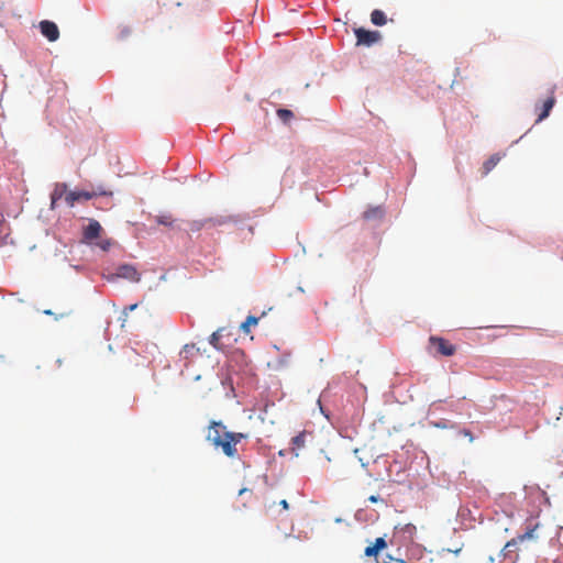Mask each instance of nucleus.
<instances>
[{
	"label": "nucleus",
	"instance_id": "1",
	"mask_svg": "<svg viewBox=\"0 0 563 563\" xmlns=\"http://www.w3.org/2000/svg\"><path fill=\"white\" fill-rule=\"evenodd\" d=\"M246 438L245 433L228 431L223 422L216 420L210 421L206 433V440L213 448L221 449L223 454L230 459L239 457L236 445Z\"/></svg>",
	"mask_w": 563,
	"mask_h": 563
},
{
	"label": "nucleus",
	"instance_id": "2",
	"mask_svg": "<svg viewBox=\"0 0 563 563\" xmlns=\"http://www.w3.org/2000/svg\"><path fill=\"white\" fill-rule=\"evenodd\" d=\"M417 528L412 523H398L395 526L393 536L389 540L391 545L397 547L399 551L401 548H408L415 543Z\"/></svg>",
	"mask_w": 563,
	"mask_h": 563
},
{
	"label": "nucleus",
	"instance_id": "3",
	"mask_svg": "<svg viewBox=\"0 0 563 563\" xmlns=\"http://www.w3.org/2000/svg\"><path fill=\"white\" fill-rule=\"evenodd\" d=\"M388 543L385 538H376L373 543L367 545L364 550V555L367 558H375L376 563H391L394 558L390 554H386L382 560L379 559V552L387 548Z\"/></svg>",
	"mask_w": 563,
	"mask_h": 563
},
{
	"label": "nucleus",
	"instance_id": "4",
	"mask_svg": "<svg viewBox=\"0 0 563 563\" xmlns=\"http://www.w3.org/2000/svg\"><path fill=\"white\" fill-rule=\"evenodd\" d=\"M429 345L431 349L435 351L437 354L443 355V356H452L456 352L455 345L450 343L448 340L440 338V336H430L429 338Z\"/></svg>",
	"mask_w": 563,
	"mask_h": 563
},
{
	"label": "nucleus",
	"instance_id": "5",
	"mask_svg": "<svg viewBox=\"0 0 563 563\" xmlns=\"http://www.w3.org/2000/svg\"><path fill=\"white\" fill-rule=\"evenodd\" d=\"M538 528H539L538 522H533L532 520L528 521L527 527H526V532L522 534H519L517 538H514L510 541H508L503 551H510V549L512 547H516L519 542L537 539L538 536L536 534V531L538 530Z\"/></svg>",
	"mask_w": 563,
	"mask_h": 563
},
{
	"label": "nucleus",
	"instance_id": "6",
	"mask_svg": "<svg viewBox=\"0 0 563 563\" xmlns=\"http://www.w3.org/2000/svg\"><path fill=\"white\" fill-rule=\"evenodd\" d=\"M356 45L371 46L377 43L382 35L378 31H368L363 27L355 29Z\"/></svg>",
	"mask_w": 563,
	"mask_h": 563
},
{
	"label": "nucleus",
	"instance_id": "7",
	"mask_svg": "<svg viewBox=\"0 0 563 563\" xmlns=\"http://www.w3.org/2000/svg\"><path fill=\"white\" fill-rule=\"evenodd\" d=\"M554 89V87L551 89L550 96L544 101H542L541 104H536V112H538V118L536 120L537 123L547 119L553 109L556 102Z\"/></svg>",
	"mask_w": 563,
	"mask_h": 563
},
{
	"label": "nucleus",
	"instance_id": "8",
	"mask_svg": "<svg viewBox=\"0 0 563 563\" xmlns=\"http://www.w3.org/2000/svg\"><path fill=\"white\" fill-rule=\"evenodd\" d=\"M41 33L49 41L55 42L59 37V30L57 25L48 20L40 22Z\"/></svg>",
	"mask_w": 563,
	"mask_h": 563
},
{
	"label": "nucleus",
	"instance_id": "9",
	"mask_svg": "<svg viewBox=\"0 0 563 563\" xmlns=\"http://www.w3.org/2000/svg\"><path fill=\"white\" fill-rule=\"evenodd\" d=\"M102 231L101 224L97 220H90L89 224L84 228L82 240L85 242H91L100 236Z\"/></svg>",
	"mask_w": 563,
	"mask_h": 563
},
{
	"label": "nucleus",
	"instance_id": "10",
	"mask_svg": "<svg viewBox=\"0 0 563 563\" xmlns=\"http://www.w3.org/2000/svg\"><path fill=\"white\" fill-rule=\"evenodd\" d=\"M118 277L129 279L133 283H139L141 279V275L137 269L133 265L124 264L118 267L117 274Z\"/></svg>",
	"mask_w": 563,
	"mask_h": 563
},
{
	"label": "nucleus",
	"instance_id": "11",
	"mask_svg": "<svg viewBox=\"0 0 563 563\" xmlns=\"http://www.w3.org/2000/svg\"><path fill=\"white\" fill-rule=\"evenodd\" d=\"M95 195L88 191H69L66 195L65 201L69 207H73L77 201L90 200Z\"/></svg>",
	"mask_w": 563,
	"mask_h": 563
},
{
	"label": "nucleus",
	"instance_id": "12",
	"mask_svg": "<svg viewBox=\"0 0 563 563\" xmlns=\"http://www.w3.org/2000/svg\"><path fill=\"white\" fill-rule=\"evenodd\" d=\"M69 191L67 190V185L62 183V184H56L52 195H51V199H52V208H54L55 203L57 200L62 199L63 197L66 198V195L68 194Z\"/></svg>",
	"mask_w": 563,
	"mask_h": 563
},
{
	"label": "nucleus",
	"instance_id": "13",
	"mask_svg": "<svg viewBox=\"0 0 563 563\" xmlns=\"http://www.w3.org/2000/svg\"><path fill=\"white\" fill-rule=\"evenodd\" d=\"M501 157L499 154L492 155L487 161L483 164V175H487L495 166L500 162Z\"/></svg>",
	"mask_w": 563,
	"mask_h": 563
},
{
	"label": "nucleus",
	"instance_id": "14",
	"mask_svg": "<svg viewBox=\"0 0 563 563\" xmlns=\"http://www.w3.org/2000/svg\"><path fill=\"white\" fill-rule=\"evenodd\" d=\"M154 219L157 224L168 228H173L176 221L170 213L158 214Z\"/></svg>",
	"mask_w": 563,
	"mask_h": 563
},
{
	"label": "nucleus",
	"instance_id": "15",
	"mask_svg": "<svg viewBox=\"0 0 563 563\" xmlns=\"http://www.w3.org/2000/svg\"><path fill=\"white\" fill-rule=\"evenodd\" d=\"M371 21L373 24L382 26L386 23L387 19L383 11L376 9L371 13Z\"/></svg>",
	"mask_w": 563,
	"mask_h": 563
},
{
	"label": "nucleus",
	"instance_id": "16",
	"mask_svg": "<svg viewBox=\"0 0 563 563\" xmlns=\"http://www.w3.org/2000/svg\"><path fill=\"white\" fill-rule=\"evenodd\" d=\"M258 318L254 316H249L245 321L241 324V330L244 333H250L251 328L255 327L258 323Z\"/></svg>",
	"mask_w": 563,
	"mask_h": 563
},
{
	"label": "nucleus",
	"instance_id": "17",
	"mask_svg": "<svg viewBox=\"0 0 563 563\" xmlns=\"http://www.w3.org/2000/svg\"><path fill=\"white\" fill-rule=\"evenodd\" d=\"M305 442H306V432H300L299 434H297L296 437H294L291 439V443L294 445V450L296 449H301L305 446Z\"/></svg>",
	"mask_w": 563,
	"mask_h": 563
},
{
	"label": "nucleus",
	"instance_id": "18",
	"mask_svg": "<svg viewBox=\"0 0 563 563\" xmlns=\"http://www.w3.org/2000/svg\"><path fill=\"white\" fill-rule=\"evenodd\" d=\"M43 313L46 314V316H53L55 318V320H60V319H64L66 317H69L71 314V311L70 310H66V311H62L59 313H55L52 310L46 309V310L43 311Z\"/></svg>",
	"mask_w": 563,
	"mask_h": 563
},
{
	"label": "nucleus",
	"instance_id": "19",
	"mask_svg": "<svg viewBox=\"0 0 563 563\" xmlns=\"http://www.w3.org/2000/svg\"><path fill=\"white\" fill-rule=\"evenodd\" d=\"M277 115L283 122H288L290 119H292L294 113L288 109H278Z\"/></svg>",
	"mask_w": 563,
	"mask_h": 563
},
{
	"label": "nucleus",
	"instance_id": "20",
	"mask_svg": "<svg viewBox=\"0 0 563 563\" xmlns=\"http://www.w3.org/2000/svg\"><path fill=\"white\" fill-rule=\"evenodd\" d=\"M375 217H378V218L383 217V210L380 208H374V209H371V210H367L364 212L365 219H372Z\"/></svg>",
	"mask_w": 563,
	"mask_h": 563
},
{
	"label": "nucleus",
	"instance_id": "21",
	"mask_svg": "<svg viewBox=\"0 0 563 563\" xmlns=\"http://www.w3.org/2000/svg\"><path fill=\"white\" fill-rule=\"evenodd\" d=\"M220 338H221V334H220V331H216L213 332L210 338H209V343L214 347V349H220L219 346V341H220Z\"/></svg>",
	"mask_w": 563,
	"mask_h": 563
},
{
	"label": "nucleus",
	"instance_id": "22",
	"mask_svg": "<svg viewBox=\"0 0 563 563\" xmlns=\"http://www.w3.org/2000/svg\"><path fill=\"white\" fill-rule=\"evenodd\" d=\"M368 501L373 503V504H376V503H380L383 504L384 506H387V503L385 499H383L382 497H379L378 495H372L368 497Z\"/></svg>",
	"mask_w": 563,
	"mask_h": 563
},
{
	"label": "nucleus",
	"instance_id": "23",
	"mask_svg": "<svg viewBox=\"0 0 563 563\" xmlns=\"http://www.w3.org/2000/svg\"><path fill=\"white\" fill-rule=\"evenodd\" d=\"M201 227H202V223L199 222V221H192L190 223V230L191 231H199L201 229Z\"/></svg>",
	"mask_w": 563,
	"mask_h": 563
},
{
	"label": "nucleus",
	"instance_id": "24",
	"mask_svg": "<svg viewBox=\"0 0 563 563\" xmlns=\"http://www.w3.org/2000/svg\"><path fill=\"white\" fill-rule=\"evenodd\" d=\"M110 241L107 240V241H101L99 243H97L98 246H100L103 251H107L110 246Z\"/></svg>",
	"mask_w": 563,
	"mask_h": 563
},
{
	"label": "nucleus",
	"instance_id": "25",
	"mask_svg": "<svg viewBox=\"0 0 563 563\" xmlns=\"http://www.w3.org/2000/svg\"><path fill=\"white\" fill-rule=\"evenodd\" d=\"M196 349L195 344H186L184 346V353L188 354L191 353Z\"/></svg>",
	"mask_w": 563,
	"mask_h": 563
},
{
	"label": "nucleus",
	"instance_id": "26",
	"mask_svg": "<svg viewBox=\"0 0 563 563\" xmlns=\"http://www.w3.org/2000/svg\"><path fill=\"white\" fill-rule=\"evenodd\" d=\"M461 434H463L464 437H468L471 442L474 440L473 434L470 430L464 429L461 431Z\"/></svg>",
	"mask_w": 563,
	"mask_h": 563
},
{
	"label": "nucleus",
	"instance_id": "27",
	"mask_svg": "<svg viewBox=\"0 0 563 563\" xmlns=\"http://www.w3.org/2000/svg\"><path fill=\"white\" fill-rule=\"evenodd\" d=\"M279 505L283 507V509L287 510L289 508V505L286 499H283L279 501Z\"/></svg>",
	"mask_w": 563,
	"mask_h": 563
},
{
	"label": "nucleus",
	"instance_id": "28",
	"mask_svg": "<svg viewBox=\"0 0 563 563\" xmlns=\"http://www.w3.org/2000/svg\"><path fill=\"white\" fill-rule=\"evenodd\" d=\"M394 562H395V563H407V561H406V560L400 559V558H394Z\"/></svg>",
	"mask_w": 563,
	"mask_h": 563
},
{
	"label": "nucleus",
	"instance_id": "29",
	"mask_svg": "<svg viewBox=\"0 0 563 563\" xmlns=\"http://www.w3.org/2000/svg\"><path fill=\"white\" fill-rule=\"evenodd\" d=\"M136 307H137V303L131 305V306L129 307V310H130V311H132V310L136 309Z\"/></svg>",
	"mask_w": 563,
	"mask_h": 563
},
{
	"label": "nucleus",
	"instance_id": "30",
	"mask_svg": "<svg viewBox=\"0 0 563 563\" xmlns=\"http://www.w3.org/2000/svg\"><path fill=\"white\" fill-rule=\"evenodd\" d=\"M249 489L247 488H242L239 490V495H243L244 493H246Z\"/></svg>",
	"mask_w": 563,
	"mask_h": 563
}]
</instances>
